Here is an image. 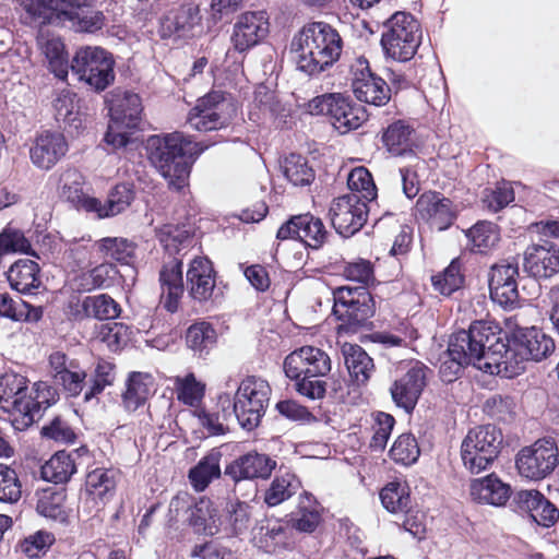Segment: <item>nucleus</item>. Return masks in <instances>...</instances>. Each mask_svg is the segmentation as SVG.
I'll list each match as a JSON object with an SVG mask.
<instances>
[{"instance_id":"nucleus-1","label":"nucleus","mask_w":559,"mask_h":559,"mask_svg":"<svg viewBox=\"0 0 559 559\" xmlns=\"http://www.w3.org/2000/svg\"><path fill=\"white\" fill-rule=\"evenodd\" d=\"M343 38L338 31L323 21L306 23L292 38L290 52L297 70L317 76L341 57Z\"/></svg>"},{"instance_id":"nucleus-2","label":"nucleus","mask_w":559,"mask_h":559,"mask_svg":"<svg viewBox=\"0 0 559 559\" xmlns=\"http://www.w3.org/2000/svg\"><path fill=\"white\" fill-rule=\"evenodd\" d=\"M146 148L151 162L175 190L187 185L193 156L203 151L181 132L151 135Z\"/></svg>"},{"instance_id":"nucleus-3","label":"nucleus","mask_w":559,"mask_h":559,"mask_svg":"<svg viewBox=\"0 0 559 559\" xmlns=\"http://www.w3.org/2000/svg\"><path fill=\"white\" fill-rule=\"evenodd\" d=\"M555 350L554 340L542 330L516 326L509 338L504 378H513L525 370L527 361H540Z\"/></svg>"},{"instance_id":"nucleus-4","label":"nucleus","mask_w":559,"mask_h":559,"mask_svg":"<svg viewBox=\"0 0 559 559\" xmlns=\"http://www.w3.org/2000/svg\"><path fill=\"white\" fill-rule=\"evenodd\" d=\"M110 121L105 134V142L114 148L127 146L133 130L139 128L142 115V102L138 94L114 90L106 99Z\"/></svg>"},{"instance_id":"nucleus-5","label":"nucleus","mask_w":559,"mask_h":559,"mask_svg":"<svg viewBox=\"0 0 559 559\" xmlns=\"http://www.w3.org/2000/svg\"><path fill=\"white\" fill-rule=\"evenodd\" d=\"M421 41L419 22L407 12H395L385 23L381 36L384 55L392 60H411Z\"/></svg>"},{"instance_id":"nucleus-6","label":"nucleus","mask_w":559,"mask_h":559,"mask_svg":"<svg viewBox=\"0 0 559 559\" xmlns=\"http://www.w3.org/2000/svg\"><path fill=\"white\" fill-rule=\"evenodd\" d=\"M501 444L502 433L496 426L483 425L471 429L461 445L464 466L473 474L480 473L498 457Z\"/></svg>"},{"instance_id":"nucleus-7","label":"nucleus","mask_w":559,"mask_h":559,"mask_svg":"<svg viewBox=\"0 0 559 559\" xmlns=\"http://www.w3.org/2000/svg\"><path fill=\"white\" fill-rule=\"evenodd\" d=\"M311 115H326L333 127L342 134L358 129L367 121L366 109L341 93H328L313 97L307 104Z\"/></svg>"},{"instance_id":"nucleus-8","label":"nucleus","mask_w":559,"mask_h":559,"mask_svg":"<svg viewBox=\"0 0 559 559\" xmlns=\"http://www.w3.org/2000/svg\"><path fill=\"white\" fill-rule=\"evenodd\" d=\"M271 395L269 383L257 377L241 381L235 394L233 415L248 430L255 428L265 413Z\"/></svg>"},{"instance_id":"nucleus-9","label":"nucleus","mask_w":559,"mask_h":559,"mask_svg":"<svg viewBox=\"0 0 559 559\" xmlns=\"http://www.w3.org/2000/svg\"><path fill=\"white\" fill-rule=\"evenodd\" d=\"M115 61L111 55L99 47L80 48L71 62V70L80 81L100 92L115 80Z\"/></svg>"},{"instance_id":"nucleus-10","label":"nucleus","mask_w":559,"mask_h":559,"mask_svg":"<svg viewBox=\"0 0 559 559\" xmlns=\"http://www.w3.org/2000/svg\"><path fill=\"white\" fill-rule=\"evenodd\" d=\"M333 313L349 329L362 326L374 313V301L365 286H341L334 293Z\"/></svg>"},{"instance_id":"nucleus-11","label":"nucleus","mask_w":559,"mask_h":559,"mask_svg":"<svg viewBox=\"0 0 559 559\" xmlns=\"http://www.w3.org/2000/svg\"><path fill=\"white\" fill-rule=\"evenodd\" d=\"M559 463V450L556 442L539 439L532 445L524 447L515 457L519 474L531 480H539L550 475Z\"/></svg>"},{"instance_id":"nucleus-12","label":"nucleus","mask_w":559,"mask_h":559,"mask_svg":"<svg viewBox=\"0 0 559 559\" xmlns=\"http://www.w3.org/2000/svg\"><path fill=\"white\" fill-rule=\"evenodd\" d=\"M472 341L479 344L485 352V364H481L483 371L490 374L504 377L502 366L507 360L509 338L493 321L479 320L471 325Z\"/></svg>"},{"instance_id":"nucleus-13","label":"nucleus","mask_w":559,"mask_h":559,"mask_svg":"<svg viewBox=\"0 0 559 559\" xmlns=\"http://www.w3.org/2000/svg\"><path fill=\"white\" fill-rule=\"evenodd\" d=\"M235 111L234 104L222 92H211L198 100L187 122L200 132L218 130L228 124Z\"/></svg>"},{"instance_id":"nucleus-14","label":"nucleus","mask_w":559,"mask_h":559,"mask_svg":"<svg viewBox=\"0 0 559 559\" xmlns=\"http://www.w3.org/2000/svg\"><path fill=\"white\" fill-rule=\"evenodd\" d=\"M96 0H52L58 23L78 33H95L105 25V15L95 9Z\"/></svg>"},{"instance_id":"nucleus-15","label":"nucleus","mask_w":559,"mask_h":559,"mask_svg":"<svg viewBox=\"0 0 559 559\" xmlns=\"http://www.w3.org/2000/svg\"><path fill=\"white\" fill-rule=\"evenodd\" d=\"M352 88L356 98L362 103L382 106L390 99V87L386 82L374 75L366 58L355 59L350 67Z\"/></svg>"},{"instance_id":"nucleus-16","label":"nucleus","mask_w":559,"mask_h":559,"mask_svg":"<svg viewBox=\"0 0 559 559\" xmlns=\"http://www.w3.org/2000/svg\"><path fill=\"white\" fill-rule=\"evenodd\" d=\"M330 216L333 227L340 235L353 236L367 222V203L357 193L344 194L332 202Z\"/></svg>"},{"instance_id":"nucleus-17","label":"nucleus","mask_w":559,"mask_h":559,"mask_svg":"<svg viewBox=\"0 0 559 559\" xmlns=\"http://www.w3.org/2000/svg\"><path fill=\"white\" fill-rule=\"evenodd\" d=\"M277 239H299L312 249L321 248L329 238V231L321 218L310 213L293 216L277 230Z\"/></svg>"},{"instance_id":"nucleus-18","label":"nucleus","mask_w":559,"mask_h":559,"mask_svg":"<svg viewBox=\"0 0 559 559\" xmlns=\"http://www.w3.org/2000/svg\"><path fill=\"white\" fill-rule=\"evenodd\" d=\"M519 265L512 261H501L491 266L489 272V290L492 301L504 308L518 305Z\"/></svg>"},{"instance_id":"nucleus-19","label":"nucleus","mask_w":559,"mask_h":559,"mask_svg":"<svg viewBox=\"0 0 559 559\" xmlns=\"http://www.w3.org/2000/svg\"><path fill=\"white\" fill-rule=\"evenodd\" d=\"M284 371L288 378L324 377L331 371V359L321 348L302 346L285 358Z\"/></svg>"},{"instance_id":"nucleus-20","label":"nucleus","mask_w":559,"mask_h":559,"mask_svg":"<svg viewBox=\"0 0 559 559\" xmlns=\"http://www.w3.org/2000/svg\"><path fill=\"white\" fill-rule=\"evenodd\" d=\"M429 369L420 362H415L390 388V393L396 406L407 414L412 413L426 386Z\"/></svg>"},{"instance_id":"nucleus-21","label":"nucleus","mask_w":559,"mask_h":559,"mask_svg":"<svg viewBox=\"0 0 559 559\" xmlns=\"http://www.w3.org/2000/svg\"><path fill=\"white\" fill-rule=\"evenodd\" d=\"M267 34L269 19L265 12H245L237 17L230 40L237 51L243 52L260 44Z\"/></svg>"},{"instance_id":"nucleus-22","label":"nucleus","mask_w":559,"mask_h":559,"mask_svg":"<svg viewBox=\"0 0 559 559\" xmlns=\"http://www.w3.org/2000/svg\"><path fill=\"white\" fill-rule=\"evenodd\" d=\"M49 365L55 382L69 396L75 397L82 393L87 374L76 359L62 352H55L49 356Z\"/></svg>"},{"instance_id":"nucleus-23","label":"nucleus","mask_w":559,"mask_h":559,"mask_svg":"<svg viewBox=\"0 0 559 559\" xmlns=\"http://www.w3.org/2000/svg\"><path fill=\"white\" fill-rule=\"evenodd\" d=\"M415 215L439 230L447 229L456 218L453 202L439 192L423 193L415 206Z\"/></svg>"},{"instance_id":"nucleus-24","label":"nucleus","mask_w":559,"mask_h":559,"mask_svg":"<svg viewBox=\"0 0 559 559\" xmlns=\"http://www.w3.org/2000/svg\"><path fill=\"white\" fill-rule=\"evenodd\" d=\"M50 179L55 181L59 197L73 206L83 207L87 212L98 209L99 200L86 195L84 176L78 169H63L53 174Z\"/></svg>"},{"instance_id":"nucleus-25","label":"nucleus","mask_w":559,"mask_h":559,"mask_svg":"<svg viewBox=\"0 0 559 559\" xmlns=\"http://www.w3.org/2000/svg\"><path fill=\"white\" fill-rule=\"evenodd\" d=\"M275 467L276 461L266 454L248 452L230 462L225 467V475L236 483L254 478L265 479Z\"/></svg>"},{"instance_id":"nucleus-26","label":"nucleus","mask_w":559,"mask_h":559,"mask_svg":"<svg viewBox=\"0 0 559 559\" xmlns=\"http://www.w3.org/2000/svg\"><path fill=\"white\" fill-rule=\"evenodd\" d=\"M513 502L519 511L528 513L543 527H550L559 520L557 507L537 490H520Z\"/></svg>"},{"instance_id":"nucleus-27","label":"nucleus","mask_w":559,"mask_h":559,"mask_svg":"<svg viewBox=\"0 0 559 559\" xmlns=\"http://www.w3.org/2000/svg\"><path fill=\"white\" fill-rule=\"evenodd\" d=\"M58 400V393L55 388L47 382H36L33 385V394H27L24 405L27 409L23 412L22 418L11 419L13 427L17 430H24L34 421L39 420L45 409L55 404Z\"/></svg>"},{"instance_id":"nucleus-28","label":"nucleus","mask_w":559,"mask_h":559,"mask_svg":"<svg viewBox=\"0 0 559 559\" xmlns=\"http://www.w3.org/2000/svg\"><path fill=\"white\" fill-rule=\"evenodd\" d=\"M524 269L534 277H551L559 272V249L547 240L530 246L524 255Z\"/></svg>"},{"instance_id":"nucleus-29","label":"nucleus","mask_w":559,"mask_h":559,"mask_svg":"<svg viewBox=\"0 0 559 559\" xmlns=\"http://www.w3.org/2000/svg\"><path fill=\"white\" fill-rule=\"evenodd\" d=\"M68 152V143L63 134L46 131L39 134L29 154L35 166L41 169L52 168Z\"/></svg>"},{"instance_id":"nucleus-30","label":"nucleus","mask_w":559,"mask_h":559,"mask_svg":"<svg viewBox=\"0 0 559 559\" xmlns=\"http://www.w3.org/2000/svg\"><path fill=\"white\" fill-rule=\"evenodd\" d=\"M187 288L194 300L206 301L215 288V271L206 257L193 258L187 270Z\"/></svg>"},{"instance_id":"nucleus-31","label":"nucleus","mask_w":559,"mask_h":559,"mask_svg":"<svg viewBox=\"0 0 559 559\" xmlns=\"http://www.w3.org/2000/svg\"><path fill=\"white\" fill-rule=\"evenodd\" d=\"M472 329L462 330L454 333L449 342L448 357L456 359V364L453 366L457 369H462L464 366L473 365L477 369L483 371L481 364H485V352L479 346L478 342L472 341Z\"/></svg>"},{"instance_id":"nucleus-32","label":"nucleus","mask_w":559,"mask_h":559,"mask_svg":"<svg viewBox=\"0 0 559 559\" xmlns=\"http://www.w3.org/2000/svg\"><path fill=\"white\" fill-rule=\"evenodd\" d=\"M27 397V379L17 373H5L0 378V408L12 415V418H22L27 409L24 402Z\"/></svg>"},{"instance_id":"nucleus-33","label":"nucleus","mask_w":559,"mask_h":559,"mask_svg":"<svg viewBox=\"0 0 559 559\" xmlns=\"http://www.w3.org/2000/svg\"><path fill=\"white\" fill-rule=\"evenodd\" d=\"M292 528L278 520H264L255 527L253 544L266 554H276L290 546Z\"/></svg>"},{"instance_id":"nucleus-34","label":"nucleus","mask_w":559,"mask_h":559,"mask_svg":"<svg viewBox=\"0 0 559 559\" xmlns=\"http://www.w3.org/2000/svg\"><path fill=\"white\" fill-rule=\"evenodd\" d=\"M160 302L164 308L174 313L183 294L182 262L173 258L165 262L159 272Z\"/></svg>"},{"instance_id":"nucleus-35","label":"nucleus","mask_w":559,"mask_h":559,"mask_svg":"<svg viewBox=\"0 0 559 559\" xmlns=\"http://www.w3.org/2000/svg\"><path fill=\"white\" fill-rule=\"evenodd\" d=\"M469 493L473 500L495 507H502L511 497V487L495 474L471 481Z\"/></svg>"},{"instance_id":"nucleus-36","label":"nucleus","mask_w":559,"mask_h":559,"mask_svg":"<svg viewBox=\"0 0 559 559\" xmlns=\"http://www.w3.org/2000/svg\"><path fill=\"white\" fill-rule=\"evenodd\" d=\"M201 14L199 7L193 3L173 9L165 21V29L179 38L194 36L200 27Z\"/></svg>"},{"instance_id":"nucleus-37","label":"nucleus","mask_w":559,"mask_h":559,"mask_svg":"<svg viewBox=\"0 0 559 559\" xmlns=\"http://www.w3.org/2000/svg\"><path fill=\"white\" fill-rule=\"evenodd\" d=\"M341 350L350 377L357 384L366 383L374 369L372 358L357 344L344 343Z\"/></svg>"},{"instance_id":"nucleus-38","label":"nucleus","mask_w":559,"mask_h":559,"mask_svg":"<svg viewBox=\"0 0 559 559\" xmlns=\"http://www.w3.org/2000/svg\"><path fill=\"white\" fill-rule=\"evenodd\" d=\"M155 392V381L152 374L134 371L129 376L127 390L122 395L124 407L134 412L144 405Z\"/></svg>"},{"instance_id":"nucleus-39","label":"nucleus","mask_w":559,"mask_h":559,"mask_svg":"<svg viewBox=\"0 0 559 559\" xmlns=\"http://www.w3.org/2000/svg\"><path fill=\"white\" fill-rule=\"evenodd\" d=\"M39 266L35 261L21 259L8 271L10 287L21 294H31L40 285Z\"/></svg>"},{"instance_id":"nucleus-40","label":"nucleus","mask_w":559,"mask_h":559,"mask_svg":"<svg viewBox=\"0 0 559 559\" xmlns=\"http://www.w3.org/2000/svg\"><path fill=\"white\" fill-rule=\"evenodd\" d=\"M221 451L212 449L189 471L188 477L195 491L205 490L214 479L221 477Z\"/></svg>"},{"instance_id":"nucleus-41","label":"nucleus","mask_w":559,"mask_h":559,"mask_svg":"<svg viewBox=\"0 0 559 559\" xmlns=\"http://www.w3.org/2000/svg\"><path fill=\"white\" fill-rule=\"evenodd\" d=\"M37 40L48 61L50 71L56 78L64 80L69 72V61L61 39L59 37L49 36L40 31Z\"/></svg>"},{"instance_id":"nucleus-42","label":"nucleus","mask_w":559,"mask_h":559,"mask_svg":"<svg viewBox=\"0 0 559 559\" xmlns=\"http://www.w3.org/2000/svg\"><path fill=\"white\" fill-rule=\"evenodd\" d=\"M188 521L197 533L213 536L219 531L221 522L217 510L206 498H201L189 509Z\"/></svg>"},{"instance_id":"nucleus-43","label":"nucleus","mask_w":559,"mask_h":559,"mask_svg":"<svg viewBox=\"0 0 559 559\" xmlns=\"http://www.w3.org/2000/svg\"><path fill=\"white\" fill-rule=\"evenodd\" d=\"M36 511L45 516L56 521L64 522L68 518L64 502L66 492L61 488L47 487L36 493Z\"/></svg>"},{"instance_id":"nucleus-44","label":"nucleus","mask_w":559,"mask_h":559,"mask_svg":"<svg viewBox=\"0 0 559 559\" xmlns=\"http://www.w3.org/2000/svg\"><path fill=\"white\" fill-rule=\"evenodd\" d=\"M0 317L17 322H37L43 317V308L34 307L21 298L13 299L3 293L0 294Z\"/></svg>"},{"instance_id":"nucleus-45","label":"nucleus","mask_w":559,"mask_h":559,"mask_svg":"<svg viewBox=\"0 0 559 559\" xmlns=\"http://www.w3.org/2000/svg\"><path fill=\"white\" fill-rule=\"evenodd\" d=\"M300 487V481L295 474L280 469L264 493V502L269 507H275L289 499Z\"/></svg>"},{"instance_id":"nucleus-46","label":"nucleus","mask_w":559,"mask_h":559,"mask_svg":"<svg viewBox=\"0 0 559 559\" xmlns=\"http://www.w3.org/2000/svg\"><path fill=\"white\" fill-rule=\"evenodd\" d=\"M75 472V464L71 455L64 451L55 453L43 466L41 477L50 483H67Z\"/></svg>"},{"instance_id":"nucleus-47","label":"nucleus","mask_w":559,"mask_h":559,"mask_svg":"<svg viewBox=\"0 0 559 559\" xmlns=\"http://www.w3.org/2000/svg\"><path fill=\"white\" fill-rule=\"evenodd\" d=\"M413 129L402 120L391 123L382 134V142L395 156L403 155L411 148Z\"/></svg>"},{"instance_id":"nucleus-48","label":"nucleus","mask_w":559,"mask_h":559,"mask_svg":"<svg viewBox=\"0 0 559 559\" xmlns=\"http://www.w3.org/2000/svg\"><path fill=\"white\" fill-rule=\"evenodd\" d=\"M133 198L132 188L127 183H120L109 192L105 204L99 201L98 209L91 210V212L97 213L100 218L115 216L123 212L131 204Z\"/></svg>"},{"instance_id":"nucleus-49","label":"nucleus","mask_w":559,"mask_h":559,"mask_svg":"<svg viewBox=\"0 0 559 559\" xmlns=\"http://www.w3.org/2000/svg\"><path fill=\"white\" fill-rule=\"evenodd\" d=\"M286 179L296 187L309 186L314 180V170L309 166L306 157L290 154L282 164Z\"/></svg>"},{"instance_id":"nucleus-50","label":"nucleus","mask_w":559,"mask_h":559,"mask_svg":"<svg viewBox=\"0 0 559 559\" xmlns=\"http://www.w3.org/2000/svg\"><path fill=\"white\" fill-rule=\"evenodd\" d=\"M118 473L115 469L95 468L86 476V491L93 498L105 499L111 496L117 485Z\"/></svg>"},{"instance_id":"nucleus-51","label":"nucleus","mask_w":559,"mask_h":559,"mask_svg":"<svg viewBox=\"0 0 559 559\" xmlns=\"http://www.w3.org/2000/svg\"><path fill=\"white\" fill-rule=\"evenodd\" d=\"M466 237L473 251L485 252L497 245L499 231L496 224L479 222L466 231Z\"/></svg>"},{"instance_id":"nucleus-52","label":"nucleus","mask_w":559,"mask_h":559,"mask_svg":"<svg viewBox=\"0 0 559 559\" xmlns=\"http://www.w3.org/2000/svg\"><path fill=\"white\" fill-rule=\"evenodd\" d=\"M173 383L179 402L188 406H197L201 402L205 385L198 381L193 373L177 376L173 378Z\"/></svg>"},{"instance_id":"nucleus-53","label":"nucleus","mask_w":559,"mask_h":559,"mask_svg":"<svg viewBox=\"0 0 559 559\" xmlns=\"http://www.w3.org/2000/svg\"><path fill=\"white\" fill-rule=\"evenodd\" d=\"M278 111V102L275 93L265 85H260L254 91L252 108L249 118L259 122L264 118H273Z\"/></svg>"},{"instance_id":"nucleus-54","label":"nucleus","mask_w":559,"mask_h":559,"mask_svg":"<svg viewBox=\"0 0 559 559\" xmlns=\"http://www.w3.org/2000/svg\"><path fill=\"white\" fill-rule=\"evenodd\" d=\"M75 94L69 90H62L57 94L53 100L56 119L70 127L79 129L82 127V118L78 110Z\"/></svg>"},{"instance_id":"nucleus-55","label":"nucleus","mask_w":559,"mask_h":559,"mask_svg":"<svg viewBox=\"0 0 559 559\" xmlns=\"http://www.w3.org/2000/svg\"><path fill=\"white\" fill-rule=\"evenodd\" d=\"M28 23L53 24L57 20V3L52 0H20Z\"/></svg>"},{"instance_id":"nucleus-56","label":"nucleus","mask_w":559,"mask_h":559,"mask_svg":"<svg viewBox=\"0 0 559 559\" xmlns=\"http://www.w3.org/2000/svg\"><path fill=\"white\" fill-rule=\"evenodd\" d=\"M93 246L97 248L104 258L123 264H128L134 253L133 243L124 238L107 237L96 241Z\"/></svg>"},{"instance_id":"nucleus-57","label":"nucleus","mask_w":559,"mask_h":559,"mask_svg":"<svg viewBox=\"0 0 559 559\" xmlns=\"http://www.w3.org/2000/svg\"><path fill=\"white\" fill-rule=\"evenodd\" d=\"M115 379V365L104 359L98 360L90 379V385L84 392V402L96 397L106 386L111 385Z\"/></svg>"},{"instance_id":"nucleus-58","label":"nucleus","mask_w":559,"mask_h":559,"mask_svg":"<svg viewBox=\"0 0 559 559\" xmlns=\"http://www.w3.org/2000/svg\"><path fill=\"white\" fill-rule=\"evenodd\" d=\"M382 506L391 513L399 514L411 506V497L405 485L397 481L389 483L381 491Z\"/></svg>"},{"instance_id":"nucleus-59","label":"nucleus","mask_w":559,"mask_h":559,"mask_svg":"<svg viewBox=\"0 0 559 559\" xmlns=\"http://www.w3.org/2000/svg\"><path fill=\"white\" fill-rule=\"evenodd\" d=\"M432 286L444 296L460 289L464 282L461 264L457 259L452 260L448 267L431 277Z\"/></svg>"},{"instance_id":"nucleus-60","label":"nucleus","mask_w":559,"mask_h":559,"mask_svg":"<svg viewBox=\"0 0 559 559\" xmlns=\"http://www.w3.org/2000/svg\"><path fill=\"white\" fill-rule=\"evenodd\" d=\"M189 348L202 355L216 342V332L207 322H199L191 325L186 335Z\"/></svg>"},{"instance_id":"nucleus-61","label":"nucleus","mask_w":559,"mask_h":559,"mask_svg":"<svg viewBox=\"0 0 559 559\" xmlns=\"http://www.w3.org/2000/svg\"><path fill=\"white\" fill-rule=\"evenodd\" d=\"M420 455V450L415 437L411 433H402L394 441L391 450V459L403 465L414 464Z\"/></svg>"},{"instance_id":"nucleus-62","label":"nucleus","mask_w":559,"mask_h":559,"mask_svg":"<svg viewBox=\"0 0 559 559\" xmlns=\"http://www.w3.org/2000/svg\"><path fill=\"white\" fill-rule=\"evenodd\" d=\"M349 193H357L365 202L373 201L377 197V188L371 174L365 167H356L347 178Z\"/></svg>"},{"instance_id":"nucleus-63","label":"nucleus","mask_w":559,"mask_h":559,"mask_svg":"<svg viewBox=\"0 0 559 559\" xmlns=\"http://www.w3.org/2000/svg\"><path fill=\"white\" fill-rule=\"evenodd\" d=\"M22 485L11 466L0 463V502L15 503L21 499Z\"/></svg>"},{"instance_id":"nucleus-64","label":"nucleus","mask_w":559,"mask_h":559,"mask_svg":"<svg viewBox=\"0 0 559 559\" xmlns=\"http://www.w3.org/2000/svg\"><path fill=\"white\" fill-rule=\"evenodd\" d=\"M90 319L114 320L121 312L120 305L109 295L88 296Z\"/></svg>"}]
</instances>
